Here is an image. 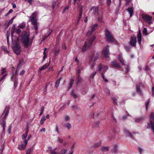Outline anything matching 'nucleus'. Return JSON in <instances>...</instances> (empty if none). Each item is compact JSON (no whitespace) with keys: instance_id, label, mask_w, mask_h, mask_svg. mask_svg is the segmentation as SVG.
<instances>
[{"instance_id":"1","label":"nucleus","mask_w":154,"mask_h":154,"mask_svg":"<svg viewBox=\"0 0 154 154\" xmlns=\"http://www.w3.org/2000/svg\"><path fill=\"white\" fill-rule=\"evenodd\" d=\"M29 35L25 33L21 35V42L23 46L27 48L31 46L32 43L33 39H31L29 37Z\"/></svg>"},{"instance_id":"2","label":"nucleus","mask_w":154,"mask_h":154,"mask_svg":"<svg viewBox=\"0 0 154 154\" xmlns=\"http://www.w3.org/2000/svg\"><path fill=\"white\" fill-rule=\"evenodd\" d=\"M9 109L10 107L9 106H6V108L4 110L2 114V115H3L4 114H5L4 116L0 122V125L3 128V132H2V134H5V128L6 127V122L5 121V117L8 115Z\"/></svg>"},{"instance_id":"3","label":"nucleus","mask_w":154,"mask_h":154,"mask_svg":"<svg viewBox=\"0 0 154 154\" xmlns=\"http://www.w3.org/2000/svg\"><path fill=\"white\" fill-rule=\"evenodd\" d=\"M95 38L93 36L91 38L88 42H86L85 44L82 48V51L85 52L87 49H89L91 47L92 45V42L95 39Z\"/></svg>"},{"instance_id":"4","label":"nucleus","mask_w":154,"mask_h":154,"mask_svg":"<svg viewBox=\"0 0 154 154\" xmlns=\"http://www.w3.org/2000/svg\"><path fill=\"white\" fill-rule=\"evenodd\" d=\"M12 48L14 53L17 55H19L20 54L21 50L19 44L16 42H13Z\"/></svg>"},{"instance_id":"5","label":"nucleus","mask_w":154,"mask_h":154,"mask_svg":"<svg viewBox=\"0 0 154 154\" xmlns=\"http://www.w3.org/2000/svg\"><path fill=\"white\" fill-rule=\"evenodd\" d=\"M105 37L106 41L110 42H113L114 41L113 36L111 34L110 32L108 30L106 29L105 30Z\"/></svg>"},{"instance_id":"6","label":"nucleus","mask_w":154,"mask_h":154,"mask_svg":"<svg viewBox=\"0 0 154 154\" xmlns=\"http://www.w3.org/2000/svg\"><path fill=\"white\" fill-rule=\"evenodd\" d=\"M143 19L144 21L149 24L152 23L151 20L152 19V17L146 14L142 15Z\"/></svg>"},{"instance_id":"7","label":"nucleus","mask_w":154,"mask_h":154,"mask_svg":"<svg viewBox=\"0 0 154 154\" xmlns=\"http://www.w3.org/2000/svg\"><path fill=\"white\" fill-rule=\"evenodd\" d=\"M150 122L151 125V129L154 134V113H151L150 116Z\"/></svg>"},{"instance_id":"8","label":"nucleus","mask_w":154,"mask_h":154,"mask_svg":"<svg viewBox=\"0 0 154 154\" xmlns=\"http://www.w3.org/2000/svg\"><path fill=\"white\" fill-rule=\"evenodd\" d=\"M136 40L137 38L136 36L134 35L131 36V39L129 42V44L131 46L133 47L136 46Z\"/></svg>"},{"instance_id":"9","label":"nucleus","mask_w":154,"mask_h":154,"mask_svg":"<svg viewBox=\"0 0 154 154\" xmlns=\"http://www.w3.org/2000/svg\"><path fill=\"white\" fill-rule=\"evenodd\" d=\"M109 46H107L106 48L104 49L102 52V54L103 55L104 57L108 58V54H109Z\"/></svg>"},{"instance_id":"10","label":"nucleus","mask_w":154,"mask_h":154,"mask_svg":"<svg viewBox=\"0 0 154 154\" xmlns=\"http://www.w3.org/2000/svg\"><path fill=\"white\" fill-rule=\"evenodd\" d=\"M99 8L97 6H93L90 9V11H92L93 14L95 15H98Z\"/></svg>"},{"instance_id":"11","label":"nucleus","mask_w":154,"mask_h":154,"mask_svg":"<svg viewBox=\"0 0 154 154\" xmlns=\"http://www.w3.org/2000/svg\"><path fill=\"white\" fill-rule=\"evenodd\" d=\"M110 66L112 67L116 68H119L120 67V66L119 63L115 60H114L112 62Z\"/></svg>"},{"instance_id":"12","label":"nucleus","mask_w":154,"mask_h":154,"mask_svg":"<svg viewBox=\"0 0 154 154\" xmlns=\"http://www.w3.org/2000/svg\"><path fill=\"white\" fill-rule=\"evenodd\" d=\"M60 3L59 0H54L52 3V8L54 9L56 7H57Z\"/></svg>"},{"instance_id":"13","label":"nucleus","mask_w":154,"mask_h":154,"mask_svg":"<svg viewBox=\"0 0 154 154\" xmlns=\"http://www.w3.org/2000/svg\"><path fill=\"white\" fill-rule=\"evenodd\" d=\"M99 57V53L97 52L96 55H94V54H92L91 56L90 57V59L91 61H96Z\"/></svg>"},{"instance_id":"14","label":"nucleus","mask_w":154,"mask_h":154,"mask_svg":"<svg viewBox=\"0 0 154 154\" xmlns=\"http://www.w3.org/2000/svg\"><path fill=\"white\" fill-rule=\"evenodd\" d=\"M83 7L82 6H81L80 7L79 12V17L78 18V21L79 22L80 19H81L82 15V10Z\"/></svg>"},{"instance_id":"15","label":"nucleus","mask_w":154,"mask_h":154,"mask_svg":"<svg viewBox=\"0 0 154 154\" xmlns=\"http://www.w3.org/2000/svg\"><path fill=\"white\" fill-rule=\"evenodd\" d=\"M30 18H31L30 19V21L31 22L32 24V25L38 24L36 17H30Z\"/></svg>"},{"instance_id":"16","label":"nucleus","mask_w":154,"mask_h":154,"mask_svg":"<svg viewBox=\"0 0 154 154\" xmlns=\"http://www.w3.org/2000/svg\"><path fill=\"white\" fill-rule=\"evenodd\" d=\"M124 131L127 136L131 138L134 139L132 135L128 130L126 129H124Z\"/></svg>"},{"instance_id":"17","label":"nucleus","mask_w":154,"mask_h":154,"mask_svg":"<svg viewBox=\"0 0 154 154\" xmlns=\"http://www.w3.org/2000/svg\"><path fill=\"white\" fill-rule=\"evenodd\" d=\"M124 131L127 136L131 138L134 139L132 135L128 130L126 129H124Z\"/></svg>"},{"instance_id":"18","label":"nucleus","mask_w":154,"mask_h":154,"mask_svg":"<svg viewBox=\"0 0 154 154\" xmlns=\"http://www.w3.org/2000/svg\"><path fill=\"white\" fill-rule=\"evenodd\" d=\"M137 41L139 44H141V34L140 30L137 34Z\"/></svg>"},{"instance_id":"19","label":"nucleus","mask_w":154,"mask_h":154,"mask_svg":"<svg viewBox=\"0 0 154 154\" xmlns=\"http://www.w3.org/2000/svg\"><path fill=\"white\" fill-rule=\"evenodd\" d=\"M127 10L130 14V17H131L133 15L134 12V10L132 8H129L127 9Z\"/></svg>"},{"instance_id":"20","label":"nucleus","mask_w":154,"mask_h":154,"mask_svg":"<svg viewBox=\"0 0 154 154\" xmlns=\"http://www.w3.org/2000/svg\"><path fill=\"white\" fill-rule=\"evenodd\" d=\"M50 61L48 63H46L42 67L39 68L40 71H42L46 69L48 66L49 65Z\"/></svg>"},{"instance_id":"21","label":"nucleus","mask_w":154,"mask_h":154,"mask_svg":"<svg viewBox=\"0 0 154 154\" xmlns=\"http://www.w3.org/2000/svg\"><path fill=\"white\" fill-rule=\"evenodd\" d=\"M14 17L12 18L7 23H5L4 26L8 28L9 26V25L11 24L13 22L14 19Z\"/></svg>"},{"instance_id":"22","label":"nucleus","mask_w":154,"mask_h":154,"mask_svg":"<svg viewBox=\"0 0 154 154\" xmlns=\"http://www.w3.org/2000/svg\"><path fill=\"white\" fill-rule=\"evenodd\" d=\"M13 82H14V88L15 89L17 87V85L18 84L17 79L16 78H15Z\"/></svg>"},{"instance_id":"23","label":"nucleus","mask_w":154,"mask_h":154,"mask_svg":"<svg viewBox=\"0 0 154 154\" xmlns=\"http://www.w3.org/2000/svg\"><path fill=\"white\" fill-rule=\"evenodd\" d=\"M28 129H27L25 133L22 134V138L23 140H24L25 138H26L28 135Z\"/></svg>"},{"instance_id":"24","label":"nucleus","mask_w":154,"mask_h":154,"mask_svg":"<svg viewBox=\"0 0 154 154\" xmlns=\"http://www.w3.org/2000/svg\"><path fill=\"white\" fill-rule=\"evenodd\" d=\"M61 78L60 77L59 79H57L56 82H55V87L57 88L59 85V84L60 83V80H61Z\"/></svg>"},{"instance_id":"25","label":"nucleus","mask_w":154,"mask_h":154,"mask_svg":"<svg viewBox=\"0 0 154 154\" xmlns=\"http://www.w3.org/2000/svg\"><path fill=\"white\" fill-rule=\"evenodd\" d=\"M99 116V113L98 112H96L94 113V114H91L90 115V117L91 119V118L94 119V116H97V117H98Z\"/></svg>"},{"instance_id":"26","label":"nucleus","mask_w":154,"mask_h":154,"mask_svg":"<svg viewBox=\"0 0 154 154\" xmlns=\"http://www.w3.org/2000/svg\"><path fill=\"white\" fill-rule=\"evenodd\" d=\"M77 84H78L82 82V79L79 74H77Z\"/></svg>"},{"instance_id":"27","label":"nucleus","mask_w":154,"mask_h":154,"mask_svg":"<svg viewBox=\"0 0 154 154\" xmlns=\"http://www.w3.org/2000/svg\"><path fill=\"white\" fill-rule=\"evenodd\" d=\"M26 24L25 23L23 22L22 23L20 24L18 26V27L21 29H23L25 26Z\"/></svg>"},{"instance_id":"28","label":"nucleus","mask_w":154,"mask_h":154,"mask_svg":"<svg viewBox=\"0 0 154 154\" xmlns=\"http://www.w3.org/2000/svg\"><path fill=\"white\" fill-rule=\"evenodd\" d=\"M34 26L33 27H32V29H34L36 31V33H37V31L38 30V24H35V25H33Z\"/></svg>"},{"instance_id":"29","label":"nucleus","mask_w":154,"mask_h":154,"mask_svg":"<svg viewBox=\"0 0 154 154\" xmlns=\"http://www.w3.org/2000/svg\"><path fill=\"white\" fill-rule=\"evenodd\" d=\"M144 119V118L143 117H140L139 118H136L135 121L136 122H140V121H142V120H143Z\"/></svg>"},{"instance_id":"30","label":"nucleus","mask_w":154,"mask_h":154,"mask_svg":"<svg viewBox=\"0 0 154 154\" xmlns=\"http://www.w3.org/2000/svg\"><path fill=\"white\" fill-rule=\"evenodd\" d=\"M46 120V118L44 116H43L42 117L40 121V123L41 125H42L45 121Z\"/></svg>"},{"instance_id":"31","label":"nucleus","mask_w":154,"mask_h":154,"mask_svg":"<svg viewBox=\"0 0 154 154\" xmlns=\"http://www.w3.org/2000/svg\"><path fill=\"white\" fill-rule=\"evenodd\" d=\"M98 26V25L97 24H95L93 25L92 27L91 30L93 32L95 29Z\"/></svg>"},{"instance_id":"32","label":"nucleus","mask_w":154,"mask_h":154,"mask_svg":"<svg viewBox=\"0 0 154 154\" xmlns=\"http://www.w3.org/2000/svg\"><path fill=\"white\" fill-rule=\"evenodd\" d=\"M60 52V50L59 49H55L54 51V54H55V55L57 56V55L59 54V53Z\"/></svg>"},{"instance_id":"33","label":"nucleus","mask_w":154,"mask_h":154,"mask_svg":"<svg viewBox=\"0 0 154 154\" xmlns=\"http://www.w3.org/2000/svg\"><path fill=\"white\" fill-rule=\"evenodd\" d=\"M117 151V147L116 145H115L114 146V147L113 149L112 150V152L116 153Z\"/></svg>"},{"instance_id":"34","label":"nucleus","mask_w":154,"mask_h":154,"mask_svg":"<svg viewBox=\"0 0 154 154\" xmlns=\"http://www.w3.org/2000/svg\"><path fill=\"white\" fill-rule=\"evenodd\" d=\"M109 150V148L107 146H103L102 147V150L103 151H107Z\"/></svg>"},{"instance_id":"35","label":"nucleus","mask_w":154,"mask_h":154,"mask_svg":"<svg viewBox=\"0 0 154 154\" xmlns=\"http://www.w3.org/2000/svg\"><path fill=\"white\" fill-rule=\"evenodd\" d=\"M100 122L98 121H97L96 122H94L93 124V125L94 126L96 127H99V125L100 124Z\"/></svg>"},{"instance_id":"36","label":"nucleus","mask_w":154,"mask_h":154,"mask_svg":"<svg viewBox=\"0 0 154 154\" xmlns=\"http://www.w3.org/2000/svg\"><path fill=\"white\" fill-rule=\"evenodd\" d=\"M66 126L69 130L71 127V124L69 123H66Z\"/></svg>"},{"instance_id":"37","label":"nucleus","mask_w":154,"mask_h":154,"mask_svg":"<svg viewBox=\"0 0 154 154\" xmlns=\"http://www.w3.org/2000/svg\"><path fill=\"white\" fill-rule=\"evenodd\" d=\"M68 150L63 149L61 150L60 151L61 154H65L67 152H68Z\"/></svg>"},{"instance_id":"38","label":"nucleus","mask_w":154,"mask_h":154,"mask_svg":"<svg viewBox=\"0 0 154 154\" xmlns=\"http://www.w3.org/2000/svg\"><path fill=\"white\" fill-rule=\"evenodd\" d=\"M112 99L114 103L115 104H117V99L115 97H112Z\"/></svg>"},{"instance_id":"39","label":"nucleus","mask_w":154,"mask_h":154,"mask_svg":"<svg viewBox=\"0 0 154 154\" xmlns=\"http://www.w3.org/2000/svg\"><path fill=\"white\" fill-rule=\"evenodd\" d=\"M105 92L107 95L109 96L110 95V91L108 89H106V90Z\"/></svg>"},{"instance_id":"40","label":"nucleus","mask_w":154,"mask_h":154,"mask_svg":"<svg viewBox=\"0 0 154 154\" xmlns=\"http://www.w3.org/2000/svg\"><path fill=\"white\" fill-rule=\"evenodd\" d=\"M7 75V74H6L2 76V77L0 79V83L2 81L4 80L5 79L6 76Z\"/></svg>"},{"instance_id":"41","label":"nucleus","mask_w":154,"mask_h":154,"mask_svg":"<svg viewBox=\"0 0 154 154\" xmlns=\"http://www.w3.org/2000/svg\"><path fill=\"white\" fill-rule=\"evenodd\" d=\"M93 32L91 30L89 31H88L87 33V35L88 36H90L92 34Z\"/></svg>"},{"instance_id":"42","label":"nucleus","mask_w":154,"mask_h":154,"mask_svg":"<svg viewBox=\"0 0 154 154\" xmlns=\"http://www.w3.org/2000/svg\"><path fill=\"white\" fill-rule=\"evenodd\" d=\"M12 127L11 125H10L8 127V133L9 134H11V128Z\"/></svg>"},{"instance_id":"43","label":"nucleus","mask_w":154,"mask_h":154,"mask_svg":"<svg viewBox=\"0 0 154 154\" xmlns=\"http://www.w3.org/2000/svg\"><path fill=\"white\" fill-rule=\"evenodd\" d=\"M26 146V145H25V144H22L21 145V149L19 148V149L20 150L24 149H25Z\"/></svg>"},{"instance_id":"44","label":"nucleus","mask_w":154,"mask_h":154,"mask_svg":"<svg viewBox=\"0 0 154 154\" xmlns=\"http://www.w3.org/2000/svg\"><path fill=\"white\" fill-rule=\"evenodd\" d=\"M71 94L73 96V97H74L75 98H76L78 97V96L77 95V94H75L73 92H72Z\"/></svg>"},{"instance_id":"45","label":"nucleus","mask_w":154,"mask_h":154,"mask_svg":"<svg viewBox=\"0 0 154 154\" xmlns=\"http://www.w3.org/2000/svg\"><path fill=\"white\" fill-rule=\"evenodd\" d=\"M119 61L123 66H125V64L124 63V60L123 59H121V60H119Z\"/></svg>"},{"instance_id":"46","label":"nucleus","mask_w":154,"mask_h":154,"mask_svg":"<svg viewBox=\"0 0 154 154\" xmlns=\"http://www.w3.org/2000/svg\"><path fill=\"white\" fill-rule=\"evenodd\" d=\"M56 131L59 134H60V133L59 131L58 127V126L57 125H56Z\"/></svg>"},{"instance_id":"47","label":"nucleus","mask_w":154,"mask_h":154,"mask_svg":"<svg viewBox=\"0 0 154 154\" xmlns=\"http://www.w3.org/2000/svg\"><path fill=\"white\" fill-rule=\"evenodd\" d=\"M149 100H150V99H149L148 100V101H147L146 102V109H147V107H148V105L149 102Z\"/></svg>"},{"instance_id":"48","label":"nucleus","mask_w":154,"mask_h":154,"mask_svg":"<svg viewBox=\"0 0 154 154\" xmlns=\"http://www.w3.org/2000/svg\"><path fill=\"white\" fill-rule=\"evenodd\" d=\"M125 48L126 51L127 52H129L130 51V48L128 46L125 47Z\"/></svg>"},{"instance_id":"49","label":"nucleus","mask_w":154,"mask_h":154,"mask_svg":"<svg viewBox=\"0 0 154 154\" xmlns=\"http://www.w3.org/2000/svg\"><path fill=\"white\" fill-rule=\"evenodd\" d=\"M96 73H97V72H94V73H93L91 74V77H92V79H93L94 78V76L96 74Z\"/></svg>"},{"instance_id":"50","label":"nucleus","mask_w":154,"mask_h":154,"mask_svg":"<svg viewBox=\"0 0 154 154\" xmlns=\"http://www.w3.org/2000/svg\"><path fill=\"white\" fill-rule=\"evenodd\" d=\"M102 16H101L100 17H98V21L99 22H102Z\"/></svg>"},{"instance_id":"51","label":"nucleus","mask_w":154,"mask_h":154,"mask_svg":"<svg viewBox=\"0 0 154 154\" xmlns=\"http://www.w3.org/2000/svg\"><path fill=\"white\" fill-rule=\"evenodd\" d=\"M21 31L20 29H17V30L16 31V32L18 34H19L20 33Z\"/></svg>"},{"instance_id":"52","label":"nucleus","mask_w":154,"mask_h":154,"mask_svg":"<svg viewBox=\"0 0 154 154\" xmlns=\"http://www.w3.org/2000/svg\"><path fill=\"white\" fill-rule=\"evenodd\" d=\"M31 151V149H28L26 151V154H30Z\"/></svg>"},{"instance_id":"53","label":"nucleus","mask_w":154,"mask_h":154,"mask_svg":"<svg viewBox=\"0 0 154 154\" xmlns=\"http://www.w3.org/2000/svg\"><path fill=\"white\" fill-rule=\"evenodd\" d=\"M25 71L24 70H22L20 73V75H23L24 74Z\"/></svg>"},{"instance_id":"54","label":"nucleus","mask_w":154,"mask_h":154,"mask_svg":"<svg viewBox=\"0 0 154 154\" xmlns=\"http://www.w3.org/2000/svg\"><path fill=\"white\" fill-rule=\"evenodd\" d=\"M37 12L36 11H35L32 14V15L33 16V17H35L36 15L37 14Z\"/></svg>"},{"instance_id":"55","label":"nucleus","mask_w":154,"mask_h":154,"mask_svg":"<svg viewBox=\"0 0 154 154\" xmlns=\"http://www.w3.org/2000/svg\"><path fill=\"white\" fill-rule=\"evenodd\" d=\"M69 8V6H67L64 9V10H63V13H65V11L66 10H67Z\"/></svg>"},{"instance_id":"56","label":"nucleus","mask_w":154,"mask_h":154,"mask_svg":"<svg viewBox=\"0 0 154 154\" xmlns=\"http://www.w3.org/2000/svg\"><path fill=\"white\" fill-rule=\"evenodd\" d=\"M9 35H7V44L8 45H9Z\"/></svg>"},{"instance_id":"57","label":"nucleus","mask_w":154,"mask_h":154,"mask_svg":"<svg viewBox=\"0 0 154 154\" xmlns=\"http://www.w3.org/2000/svg\"><path fill=\"white\" fill-rule=\"evenodd\" d=\"M81 72V69L78 68V72L77 73V74H79V75H80Z\"/></svg>"},{"instance_id":"58","label":"nucleus","mask_w":154,"mask_h":154,"mask_svg":"<svg viewBox=\"0 0 154 154\" xmlns=\"http://www.w3.org/2000/svg\"><path fill=\"white\" fill-rule=\"evenodd\" d=\"M95 95L94 94H93L92 95V96H90V100H91L93 99L95 97Z\"/></svg>"},{"instance_id":"59","label":"nucleus","mask_w":154,"mask_h":154,"mask_svg":"<svg viewBox=\"0 0 154 154\" xmlns=\"http://www.w3.org/2000/svg\"><path fill=\"white\" fill-rule=\"evenodd\" d=\"M6 70V69L5 68H4L2 69V72H1V75L3 74L4 72H5Z\"/></svg>"},{"instance_id":"60","label":"nucleus","mask_w":154,"mask_h":154,"mask_svg":"<svg viewBox=\"0 0 154 154\" xmlns=\"http://www.w3.org/2000/svg\"><path fill=\"white\" fill-rule=\"evenodd\" d=\"M147 31L146 29V28H144L143 31V33L144 34H146L147 33Z\"/></svg>"},{"instance_id":"61","label":"nucleus","mask_w":154,"mask_h":154,"mask_svg":"<svg viewBox=\"0 0 154 154\" xmlns=\"http://www.w3.org/2000/svg\"><path fill=\"white\" fill-rule=\"evenodd\" d=\"M101 143H99L95 145V146L98 147L100 146Z\"/></svg>"},{"instance_id":"62","label":"nucleus","mask_w":154,"mask_h":154,"mask_svg":"<svg viewBox=\"0 0 154 154\" xmlns=\"http://www.w3.org/2000/svg\"><path fill=\"white\" fill-rule=\"evenodd\" d=\"M73 85V83L70 82L69 83V89H70L72 87Z\"/></svg>"},{"instance_id":"63","label":"nucleus","mask_w":154,"mask_h":154,"mask_svg":"<svg viewBox=\"0 0 154 154\" xmlns=\"http://www.w3.org/2000/svg\"><path fill=\"white\" fill-rule=\"evenodd\" d=\"M138 150H139V153L140 154H141V152H142L143 151L142 149L141 148L139 147V148H138Z\"/></svg>"},{"instance_id":"64","label":"nucleus","mask_w":154,"mask_h":154,"mask_svg":"<svg viewBox=\"0 0 154 154\" xmlns=\"http://www.w3.org/2000/svg\"><path fill=\"white\" fill-rule=\"evenodd\" d=\"M50 154H57V153L53 150L51 151Z\"/></svg>"}]
</instances>
